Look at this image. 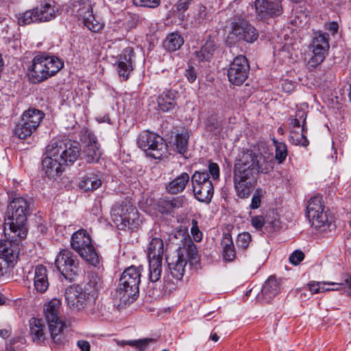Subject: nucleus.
<instances>
[{
    "label": "nucleus",
    "instance_id": "nucleus-40",
    "mask_svg": "<svg viewBox=\"0 0 351 351\" xmlns=\"http://www.w3.org/2000/svg\"><path fill=\"white\" fill-rule=\"evenodd\" d=\"M189 134L187 130H183L176 135L174 145L178 152L184 154L188 149Z\"/></svg>",
    "mask_w": 351,
    "mask_h": 351
},
{
    "label": "nucleus",
    "instance_id": "nucleus-47",
    "mask_svg": "<svg viewBox=\"0 0 351 351\" xmlns=\"http://www.w3.org/2000/svg\"><path fill=\"white\" fill-rule=\"evenodd\" d=\"M326 282H317V281H311L308 283V290L311 291V294H315L322 293L324 291H328L330 290L329 287H326Z\"/></svg>",
    "mask_w": 351,
    "mask_h": 351
},
{
    "label": "nucleus",
    "instance_id": "nucleus-41",
    "mask_svg": "<svg viewBox=\"0 0 351 351\" xmlns=\"http://www.w3.org/2000/svg\"><path fill=\"white\" fill-rule=\"evenodd\" d=\"M328 49H326V45L324 47H312V52L313 56L308 61V64L310 66L315 67L319 64H321L325 58L326 53L328 51Z\"/></svg>",
    "mask_w": 351,
    "mask_h": 351
},
{
    "label": "nucleus",
    "instance_id": "nucleus-60",
    "mask_svg": "<svg viewBox=\"0 0 351 351\" xmlns=\"http://www.w3.org/2000/svg\"><path fill=\"white\" fill-rule=\"evenodd\" d=\"M139 23V16L138 15H132L127 22V26L129 28L135 27Z\"/></svg>",
    "mask_w": 351,
    "mask_h": 351
},
{
    "label": "nucleus",
    "instance_id": "nucleus-38",
    "mask_svg": "<svg viewBox=\"0 0 351 351\" xmlns=\"http://www.w3.org/2000/svg\"><path fill=\"white\" fill-rule=\"evenodd\" d=\"M84 25L92 32H99L104 27V24L101 22L99 17L93 14H89L87 16L82 19Z\"/></svg>",
    "mask_w": 351,
    "mask_h": 351
},
{
    "label": "nucleus",
    "instance_id": "nucleus-10",
    "mask_svg": "<svg viewBox=\"0 0 351 351\" xmlns=\"http://www.w3.org/2000/svg\"><path fill=\"white\" fill-rule=\"evenodd\" d=\"M44 113L36 108H29L25 110L16 124L14 134L21 139H25L30 136L39 126L44 118Z\"/></svg>",
    "mask_w": 351,
    "mask_h": 351
},
{
    "label": "nucleus",
    "instance_id": "nucleus-18",
    "mask_svg": "<svg viewBox=\"0 0 351 351\" xmlns=\"http://www.w3.org/2000/svg\"><path fill=\"white\" fill-rule=\"evenodd\" d=\"M134 52L132 47H126L119 56L117 62V71L119 77L123 80L129 78L130 73L134 69Z\"/></svg>",
    "mask_w": 351,
    "mask_h": 351
},
{
    "label": "nucleus",
    "instance_id": "nucleus-57",
    "mask_svg": "<svg viewBox=\"0 0 351 351\" xmlns=\"http://www.w3.org/2000/svg\"><path fill=\"white\" fill-rule=\"evenodd\" d=\"M209 176L210 175L213 180H217L219 177V167L215 162H210L208 165Z\"/></svg>",
    "mask_w": 351,
    "mask_h": 351
},
{
    "label": "nucleus",
    "instance_id": "nucleus-36",
    "mask_svg": "<svg viewBox=\"0 0 351 351\" xmlns=\"http://www.w3.org/2000/svg\"><path fill=\"white\" fill-rule=\"evenodd\" d=\"M162 261V259L159 258L149 259V279L152 282H156L160 278Z\"/></svg>",
    "mask_w": 351,
    "mask_h": 351
},
{
    "label": "nucleus",
    "instance_id": "nucleus-61",
    "mask_svg": "<svg viewBox=\"0 0 351 351\" xmlns=\"http://www.w3.org/2000/svg\"><path fill=\"white\" fill-rule=\"evenodd\" d=\"M77 346L80 349V351H90V345L87 341L79 340L77 342Z\"/></svg>",
    "mask_w": 351,
    "mask_h": 351
},
{
    "label": "nucleus",
    "instance_id": "nucleus-1",
    "mask_svg": "<svg viewBox=\"0 0 351 351\" xmlns=\"http://www.w3.org/2000/svg\"><path fill=\"white\" fill-rule=\"evenodd\" d=\"M274 168V158L263 154L258 148L247 149L242 153L234 164L233 182L237 195L247 198L257 183L258 176L266 174Z\"/></svg>",
    "mask_w": 351,
    "mask_h": 351
},
{
    "label": "nucleus",
    "instance_id": "nucleus-16",
    "mask_svg": "<svg viewBox=\"0 0 351 351\" xmlns=\"http://www.w3.org/2000/svg\"><path fill=\"white\" fill-rule=\"evenodd\" d=\"M254 7L256 18L260 21H266L283 13L281 0H255Z\"/></svg>",
    "mask_w": 351,
    "mask_h": 351
},
{
    "label": "nucleus",
    "instance_id": "nucleus-42",
    "mask_svg": "<svg viewBox=\"0 0 351 351\" xmlns=\"http://www.w3.org/2000/svg\"><path fill=\"white\" fill-rule=\"evenodd\" d=\"M17 20L19 25H26L32 23H39L35 8L27 10L23 13H20L17 16Z\"/></svg>",
    "mask_w": 351,
    "mask_h": 351
},
{
    "label": "nucleus",
    "instance_id": "nucleus-23",
    "mask_svg": "<svg viewBox=\"0 0 351 351\" xmlns=\"http://www.w3.org/2000/svg\"><path fill=\"white\" fill-rule=\"evenodd\" d=\"M47 271L43 265H37L34 270V285L37 292L45 293L49 287Z\"/></svg>",
    "mask_w": 351,
    "mask_h": 351
},
{
    "label": "nucleus",
    "instance_id": "nucleus-20",
    "mask_svg": "<svg viewBox=\"0 0 351 351\" xmlns=\"http://www.w3.org/2000/svg\"><path fill=\"white\" fill-rule=\"evenodd\" d=\"M42 165L45 175L49 178L54 179L62 173L64 165L59 156H51L46 150V156L43 160Z\"/></svg>",
    "mask_w": 351,
    "mask_h": 351
},
{
    "label": "nucleus",
    "instance_id": "nucleus-3",
    "mask_svg": "<svg viewBox=\"0 0 351 351\" xmlns=\"http://www.w3.org/2000/svg\"><path fill=\"white\" fill-rule=\"evenodd\" d=\"M63 66L58 57L39 52L27 66V75L31 82L40 83L56 75Z\"/></svg>",
    "mask_w": 351,
    "mask_h": 351
},
{
    "label": "nucleus",
    "instance_id": "nucleus-63",
    "mask_svg": "<svg viewBox=\"0 0 351 351\" xmlns=\"http://www.w3.org/2000/svg\"><path fill=\"white\" fill-rule=\"evenodd\" d=\"M176 8L178 11L184 12L189 8V6L188 5L186 0H178L176 3Z\"/></svg>",
    "mask_w": 351,
    "mask_h": 351
},
{
    "label": "nucleus",
    "instance_id": "nucleus-51",
    "mask_svg": "<svg viewBox=\"0 0 351 351\" xmlns=\"http://www.w3.org/2000/svg\"><path fill=\"white\" fill-rule=\"evenodd\" d=\"M191 233L195 241L199 242L202 239V232L199 230L197 220L193 219L191 221Z\"/></svg>",
    "mask_w": 351,
    "mask_h": 351
},
{
    "label": "nucleus",
    "instance_id": "nucleus-19",
    "mask_svg": "<svg viewBox=\"0 0 351 351\" xmlns=\"http://www.w3.org/2000/svg\"><path fill=\"white\" fill-rule=\"evenodd\" d=\"M7 234L11 239H5L0 241V255L1 258H5V260L11 262V263H14L18 258L20 252L17 238L21 239L16 236L12 238L13 234L10 233V232H7L5 236L6 237Z\"/></svg>",
    "mask_w": 351,
    "mask_h": 351
},
{
    "label": "nucleus",
    "instance_id": "nucleus-24",
    "mask_svg": "<svg viewBox=\"0 0 351 351\" xmlns=\"http://www.w3.org/2000/svg\"><path fill=\"white\" fill-rule=\"evenodd\" d=\"M189 179L190 177L187 173H182L168 184L166 187L167 192L171 194H178L182 192L189 183Z\"/></svg>",
    "mask_w": 351,
    "mask_h": 351
},
{
    "label": "nucleus",
    "instance_id": "nucleus-22",
    "mask_svg": "<svg viewBox=\"0 0 351 351\" xmlns=\"http://www.w3.org/2000/svg\"><path fill=\"white\" fill-rule=\"evenodd\" d=\"M186 263L187 260L184 258V254H177L171 262H168L169 273L176 280H180L182 278Z\"/></svg>",
    "mask_w": 351,
    "mask_h": 351
},
{
    "label": "nucleus",
    "instance_id": "nucleus-62",
    "mask_svg": "<svg viewBox=\"0 0 351 351\" xmlns=\"http://www.w3.org/2000/svg\"><path fill=\"white\" fill-rule=\"evenodd\" d=\"M307 117L306 112L303 109H298L295 112V118H298L303 123H306V119Z\"/></svg>",
    "mask_w": 351,
    "mask_h": 351
},
{
    "label": "nucleus",
    "instance_id": "nucleus-14",
    "mask_svg": "<svg viewBox=\"0 0 351 351\" xmlns=\"http://www.w3.org/2000/svg\"><path fill=\"white\" fill-rule=\"evenodd\" d=\"M306 216L311 223V226L316 229L329 228L330 223L328 221L326 213L324 212V205L320 196L311 197L306 206Z\"/></svg>",
    "mask_w": 351,
    "mask_h": 351
},
{
    "label": "nucleus",
    "instance_id": "nucleus-48",
    "mask_svg": "<svg viewBox=\"0 0 351 351\" xmlns=\"http://www.w3.org/2000/svg\"><path fill=\"white\" fill-rule=\"evenodd\" d=\"M274 143L276 147V158L279 162H282L287 156V145L284 143L277 142L276 141Z\"/></svg>",
    "mask_w": 351,
    "mask_h": 351
},
{
    "label": "nucleus",
    "instance_id": "nucleus-21",
    "mask_svg": "<svg viewBox=\"0 0 351 351\" xmlns=\"http://www.w3.org/2000/svg\"><path fill=\"white\" fill-rule=\"evenodd\" d=\"M178 93L174 90H165L157 98L158 108L162 112H169L177 106Z\"/></svg>",
    "mask_w": 351,
    "mask_h": 351
},
{
    "label": "nucleus",
    "instance_id": "nucleus-43",
    "mask_svg": "<svg viewBox=\"0 0 351 351\" xmlns=\"http://www.w3.org/2000/svg\"><path fill=\"white\" fill-rule=\"evenodd\" d=\"M153 341H154V339L146 338L136 340H123L119 342L118 344L121 346L128 345L136 348L140 350H143L150 342Z\"/></svg>",
    "mask_w": 351,
    "mask_h": 351
},
{
    "label": "nucleus",
    "instance_id": "nucleus-9",
    "mask_svg": "<svg viewBox=\"0 0 351 351\" xmlns=\"http://www.w3.org/2000/svg\"><path fill=\"white\" fill-rule=\"evenodd\" d=\"M137 145L147 156L155 159L160 158L167 150L163 138L149 131H143L138 135Z\"/></svg>",
    "mask_w": 351,
    "mask_h": 351
},
{
    "label": "nucleus",
    "instance_id": "nucleus-26",
    "mask_svg": "<svg viewBox=\"0 0 351 351\" xmlns=\"http://www.w3.org/2000/svg\"><path fill=\"white\" fill-rule=\"evenodd\" d=\"M280 291L279 281L274 277H269L265 282L261 290V295L267 301L277 295Z\"/></svg>",
    "mask_w": 351,
    "mask_h": 351
},
{
    "label": "nucleus",
    "instance_id": "nucleus-37",
    "mask_svg": "<svg viewBox=\"0 0 351 351\" xmlns=\"http://www.w3.org/2000/svg\"><path fill=\"white\" fill-rule=\"evenodd\" d=\"M183 44V38L176 32L169 34L164 42L165 47L170 51L178 50Z\"/></svg>",
    "mask_w": 351,
    "mask_h": 351
},
{
    "label": "nucleus",
    "instance_id": "nucleus-6",
    "mask_svg": "<svg viewBox=\"0 0 351 351\" xmlns=\"http://www.w3.org/2000/svg\"><path fill=\"white\" fill-rule=\"evenodd\" d=\"M65 300L70 308L84 311L88 314L95 313L97 296L93 291L88 292L80 287H69L64 293Z\"/></svg>",
    "mask_w": 351,
    "mask_h": 351
},
{
    "label": "nucleus",
    "instance_id": "nucleus-39",
    "mask_svg": "<svg viewBox=\"0 0 351 351\" xmlns=\"http://www.w3.org/2000/svg\"><path fill=\"white\" fill-rule=\"evenodd\" d=\"M101 279L100 276L95 272H90L88 274V281L86 283L83 289L88 291H93L97 296L98 289L101 287Z\"/></svg>",
    "mask_w": 351,
    "mask_h": 351
},
{
    "label": "nucleus",
    "instance_id": "nucleus-64",
    "mask_svg": "<svg viewBox=\"0 0 351 351\" xmlns=\"http://www.w3.org/2000/svg\"><path fill=\"white\" fill-rule=\"evenodd\" d=\"M266 221H267V223H265L266 228H270L269 231L276 230V228H278L279 227V225H278L279 222L276 219H274V220H271L269 221L268 220H266Z\"/></svg>",
    "mask_w": 351,
    "mask_h": 351
},
{
    "label": "nucleus",
    "instance_id": "nucleus-27",
    "mask_svg": "<svg viewBox=\"0 0 351 351\" xmlns=\"http://www.w3.org/2000/svg\"><path fill=\"white\" fill-rule=\"evenodd\" d=\"M30 334L34 341L41 342L45 339V326L40 319L32 317L29 319Z\"/></svg>",
    "mask_w": 351,
    "mask_h": 351
},
{
    "label": "nucleus",
    "instance_id": "nucleus-2",
    "mask_svg": "<svg viewBox=\"0 0 351 351\" xmlns=\"http://www.w3.org/2000/svg\"><path fill=\"white\" fill-rule=\"evenodd\" d=\"M33 199L29 197H14L10 202L5 213L4 228L13 234V237L23 239L26 237L27 229L25 226L27 217L31 214V206Z\"/></svg>",
    "mask_w": 351,
    "mask_h": 351
},
{
    "label": "nucleus",
    "instance_id": "nucleus-53",
    "mask_svg": "<svg viewBox=\"0 0 351 351\" xmlns=\"http://www.w3.org/2000/svg\"><path fill=\"white\" fill-rule=\"evenodd\" d=\"M262 190L256 189L254 193L250 207L251 209H257L260 207L261 203Z\"/></svg>",
    "mask_w": 351,
    "mask_h": 351
},
{
    "label": "nucleus",
    "instance_id": "nucleus-30",
    "mask_svg": "<svg viewBox=\"0 0 351 351\" xmlns=\"http://www.w3.org/2000/svg\"><path fill=\"white\" fill-rule=\"evenodd\" d=\"M164 253V243L159 238H153L147 247V255L149 259H162Z\"/></svg>",
    "mask_w": 351,
    "mask_h": 351
},
{
    "label": "nucleus",
    "instance_id": "nucleus-33",
    "mask_svg": "<svg viewBox=\"0 0 351 351\" xmlns=\"http://www.w3.org/2000/svg\"><path fill=\"white\" fill-rule=\"evenodd\" d=\"M223 245V257L226 261H232L234 259L236 253L232 241V237L230 234H226L222 240Z\"/></svg>",
    "mask_w": 351,
    "mask_h": 351
},
{
    "label": "nucleus",
    "instance_id": "nucleus-29",
    "mask_svg": "<svg viewBox=\"0 0 351 351\" xmlns=\"http://www.w3.org/2000/svg\"><path fill=\"white\" fill-rule=\"evenodd\" d=\"M82 153L87 162L97 161L101 156V152L97 140H90V142L84 147Z\"/></svg>",
    "mask_w": 351,
    "mask_h": 351
},
{
    "label": "nucleus",
    "instance_id": "nucleus-50",
    "mask_svg": "<svg viewBox=\"0 0 351 351\" xmlns=\"http://www.w3.org/2000/svg\"><path fill=\"white\" fill-rule=\"evenodd\" d=\"M251 241V235L248 232H243L238 235L237 245L239 248L246 249Z\"/></svg>",
    "mask_w": 351,
    "mask_h": 351
},
{
    "label": "nucleus",
    "instance_id": "nucleus-31",
    "mask_svg": "<svg viewBox=\"0 0 351 351\" xmlns=\"http://www.w3.org/2000/svg\"><path fill=\"white\" fill-rule=\"evenodd\" d=\"M35 9L39 23L51 21L56 16L55 8L49 3L41 5L40 8H36Z\"/></svg>",
    "mask_w": 351,
    "mask_h": 351
},
{
    "label": "nucleus",
    "instance_id": "nucleus-28",
    "mask_svg": "<svg viewBox=\"0 0 351 351\" xmlns=\"http://www.w3.org/2000/svg\"><path fill=\"white\" fill-rule=\"evenodd\" d=\"M215 49V41L209 36L200 50L195 51V56L199 61H209L212 58Z\"/></svg>",
    "mask_w": 351,
    "mask_h": 351
},
{
    "label": "nucleus",
    "instance_id": "nucleus-34",
    "mask_svg": "<svg viewBox=\"0 0 351 351\" xmlns=\"http://www.w3.org/2000/svg\"><path fill=\"white\" fill-rule=\"evenodd\" d=\"M93 0H75L73 6L78 17L82 19L88 14H93Z\"/></svg>",
    "mask_w": 351,
    "mask_h": 351
},
{
    "label": "nucleus",
    "instance_id": "nucleus-7",
    "mask_svg": "<svg viewBox=\"0 0 351 351\" xmlns=\"http://www.w3.org/2000/svg\"><path fill=\"white\" fill-rule=\"evenodd\" d=\"M71 248L90 265L97 267L99 264V256L93 245L90 234L84 229L75 232L71 238Z\"/></svg>",
    "mask_w": 351,
    "mask_h": 351
},
{
    "label": "nucleus",
    "instance_id": "nucleus-52",
    "mask_svg": "<svg viewBox=\"0 0 351 351\" xmlns=\"http://www.w3.org/2000/svg\"><path fill=\"white\" fill-rule=\"evenodd\" d=\"M160 0H133L135 5L139 7L156 8L159 5Z\"/></svg>",
    "mask_w": 351,
    "mask_h": 351
},
{
    "label": "nucleus",
    "instance_id": "nucleus-13",
    "mask_svg": "<svg viewBox=\"0 0 351 351\" xmlns=\"http://www.w3.org/2000/svg\"><path fill=\"white\" fill-rule=\"evenodd\" d=\"M55 265L62 275L70 282L78 274L77 256L69 250H62L57 255Z\"/></svg>",
    "mask_w": 351,
    "mask_h": 351
},
{
    "label": "nucleus",
    "instance_id": "nucleus-5",
    "mask_svg": "<svg viewBox=\"0 0 351 351\" xmlns=\"http://www.w3.org/2000/svg\"><path fill=\"white\" fill-rule=\"evenodd\" d=\"M113 222L120 230L137 229L141 223L136 208L130 202H122L114 205L111 210Z\"/></svg>",
    "mask_w": 351,
    "mask_h": 351
},
{
    "label": "nucleus",
    "instance_id": "nucleus-56",
    "mask_svg": "<svg viewBox=\"0 0 351 351\" xmlns=\"http://www.w3.org/2000/svg\"><path fill=\"white\" fill-rule=\"evenodd\" d=\"M326 285H332V286H335V287H333V288H329L330 291H338V290H341L343 289H344L346 287V285H348V288H349V293H351V281L346 279L345 280V284L343 283H335V282H326Z\"/></svg>",
    "mask_w": 351,
    "mask_h": 351
},
{
    "label": "nucleus",
    "instance_id": "nucleus-59",
    "mask_svg": "<svg viewBox=\"0 0 351 351\" xmlns=\"http://www.w3.org/2000/svg\"><path fill=\"white\" fill-rule=\"evenodd\" d=\"M185 76L189 82H194L197 78V73L195 69L193 66H189V69L186 70Z\"/></svg>",
    "mask_w": 351,
    "mask_h": 351
},
{
    "label": "nucleus",
    "instance_id": "nucleus-25",
    "mask_svg": "<svg viewBox=\"0 0 351 351\" xmlns=\"http://www.w3.org/2000/svg\"><path fill=\"white\" fill-rule=\"evenodd\" d=\"M101 183V180L97 175L88 173L82 177L79 182V187L84 191H93L99 188Z\"/></svg>",
    "mask_w": 351,
    "mask_h": 351
},
{
    "label": "nucleus",
    "instance_id": "nucleus-15",
    "mask_svg": "<svg viewBox=\"0 0 351 351\" xmlns=\"http://www.w3.org/2000/svg\"><path fill=\"white\" fill-rule=\"evenodd\" d=\"M229 38L235 41H245L253 43L258 36L257 30L245 19H234L232 23Z\"/></svg>",
    "mask_w": 351,
    "mask_h": 351
},
{
    "label": "nucleus",
    "instance_id": "nucleus-49",
    "mask_svg": "<svg viewBox=\"0 0 351 351\" xmlns=\"http://www.w3.org/2000/svg\"><path fill=\"white\" fill-rule=\"evenodd\" d=\"M206 126L210 131L219 132L222 129L221 121L214 116L208 117L206 121Z\"/></svg>",
    "mask_w": 351,
    "mask_h": 351
},
{
    "label": "nucleus",
    "instance_id": "nucleus-32",
    "mask_svg": "<svg viewBox=\"0 0 351 351\" xmlns=\"http://www.w3.org/2000/svg\"><path fill=\"white\" fill-rule=\"evenodd\" d=\"M158 210L161 213H171L174 208L181 206V200L178 198H160L157 202Z\"/></svg>",
    "mask_w": 351,
    "mask_h": 351
},
{
    "label": "nucleus",
    "instance_id": "nucleus-58",
    "mask_svg": "<svg viewBox=\"0 0 351 351\" xmlns=\"http://www.w3.org/2000/svg\"><path fill=\"white\" fill-rule=\"evenodd\" d=\"M10 267H13V263L5 260V258L0 257V277L6 274Z\"/></svg>",
    "mask_w": 351,
    "mask_h": 351
},
{
    "label": "nucleus",
    "instance_id": "nucleus-17",
    "mask_svg": "<svg viewBox=\"0 0 351 351\" xmlns=\"http://www.w3.org/2000/svg\"><path fill=\"white\" fill-rule=\"evenodd\" d=\"M250 66L246 58L238 56L230 63L227 71L228 80L232 84L241 85L247 78Z\"/></svg>",
    "mask_w": 351,
    "mask_h": 351
},
{
    "label": "nucleus",
    "instance_id": "nucleus-55",
    "mask_svg": "<svg viewBox=\"0 0 351 351\" xmlns=\"http://www.w3.org/2000/svg\"><path fill=\"white\" fill-rule=\"evenodd\" d=\"M252 225L257 230H261L264 225L267 223L266 219L261 215H256L252 217Z\"/></svg>",
    "mask_w": 351,
    "mask_h": 351
},
{
    "label": "nucleus",
    "instance_id": "nucleus-8",
    "mask_svg": "<svg viewBox=\"0 0 351 351\" xmlns=\"http://www.w3.org/2000/svg\"><path fill=\"white\" fill-rule=\"evenodd\" d=\"M60 301L53 298L45 304L43 308L51 338L57 344H60L63 342V330L66 327L65 323L60 317Z\"/></svg>",
    "mask_w": 351,
    "mask_h": 351
},
{
    "label": "nucleus",
    "instance_id": "nucleus-35",
    "mask_svg": "<svg viewBox=\"0 0 351 351\" xmlns=\"http://www.w3.org/2000/svg\"><path fill=\"white\" fill-rule=\"evenodd\" d=\"M177 254H184V258L188 261L195 263L197 261V250L196 245L193 243L191 240H189L188 243L184 245L182 248H180Z\"/></svg>",
    "mask_w": 351,
    "mask_h": 351
},
{
    "label": "nucleus",
    "instance_id": "nucleus-45",
    "mask_svg": "<svg viewBox=\"0 0 351 351\" xmlns=\"http://www.w3.org/2000/svg\"><path fill=\"white\" fill-rule=\"evenodd\" d=\"M307 130V128L306 125V123H303L302 125V134L300 136L299 134H294L292 132L294 135L291 136V140L293 143L295 145H300L304 147H306L308 145V141L306 138L304 133Z\"/></svg>",
    "mask_w": 351,
    "mask_h": 351
},
{
    "label": "nucleus",
    "instance_id": "nucleus-4",
    "mask_svg": "<svg viewBox=\"0 0 351 351\" xmlns=\"http://www.w3.org/2000/svg\"><path fill=\"white\" fill-rule=\"evenodd\" d=\"M143 270L141 265H132L124 270L113 295L115 301H119L118 306L129 304L136 300Z\"/></svg>",
    "mask_w": 351,
    "mask_h": 351
},
{
    "label": "nucleus",
    "instance_id": "nucleus-54",
    "mask_svg": "<svg viewBox=\"0 0 351 351\" xmlns=\"http://www.w3.org/2000/svg\"><path fill=\"white\" fill-rule=\"evenodd\" d=\"M304 258V254L299 250H295L289 256V261L294 265H298Z\"/></svg>",
    "mask_w": 351,
    "mask_h": 351
},
{
    "label": "nucleus",
    "instance_id": "nucleus-12",
    "mask_svg": "<svg viewBox=\"0 0 351 351\" xmlns=\"http://www.w3.org/2000/svg\"><path fill=\"white\" fill-rule=\"evenodd\" d=\"M195 197L201 202L210 203L214 193V186L206 171H195L191 176Z\"/></svg>",
    "mask_w": 351,
    "mask_h": 351
},
{
    "label": "nucleus",
    "instance_id": "nucleus-46",
    "mask_svg": "<svg viewBox=\"0 0 351 351\" xmlns=\"http://www.w3.org/2000/svg\"><path fill=\"white\" fill-rule=\"evenodd\" d=\"M328 38L329 36L327 33L319 32L314 37L311 47H324L325 45H326V49H329L330 45L328 43Z\"/></svg>",
    "mask_w": 351,
    "mask_h": 351
},
{
    "label": "nucleus",
    "instance_id": "nucleus-11",
    "mask_svg": "<svg viewBox=\"0 0 351 351\" xmlns=\"http://www.w3.org/2000/svg\"><path fill=\"white\" fill-rule=\"evenodd\" d=\"M48 154L59 156L65 165H72L79 157L80 148L76 142L52 141L47 147Z\"/></svg>",
    "mask_w": 351,
    "mask_h": 351
},
{
    "label": "nucleus",
    "instance_id": "nucleus-44",
    "mask_svg": "<svg viewBox=\"0 0 351 351\" xmlns=\"http://www.w3.org/2000/svg\"><path fill=\"white\" fill-rule=\"evenodd\" d=\"M207 16L206 8L202 3H197L193 13V19L195 24L201 25L206 22Z\"/></svg>",
    "mask_w": 351,
    "mask_h": 351
}]
</instances>
